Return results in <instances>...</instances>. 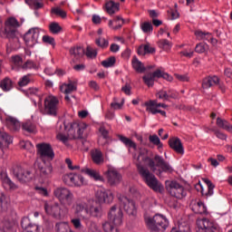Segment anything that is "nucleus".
<instances>
[{"mask_svg": "<svg viewBox=\"0 0 232 232\" xmlns=\"http://www.w3.org/2000/svg\"><path fill=\"white\" fill-rule=\"evenodd\" d=\"M99 131L102 136V140H104V142L102 143V146L108 144V137L110 135V132L108 131V130H106V128H104V126H102V127H100Z\"/></svg>", "mask_w": 232, "mask_h": 232, "instance_id": "5fc2aeb1", "label": "nucleus"}, {"mask_svg": "<svg viewBox=\"0 0 232 232\" xmlns=\"http://www.w3.org/2000/svg\"><path fill=\"white\" fill-rule=\"evenodd\" d=\"M12 63L14 64V68H23V57L19 55L12 56Z\"/></svg>", "mask_w": 232, "mask_h": 232, "instance_id": "603ef678", "label": "nucleus"}, {"mask_svg": "<svg viewBox=\"0 0 232 232\" xmlns=\"http://www.w3.org/2000/svg\"><path fill=\"white\" fill-rule=\"evenodd\" d=\"M13 139L6 132L0 131V146L3 144H12Z\"/></svg>", "mask_w": 232, "mask_h": 232, "instance_id": "37998d69", "label": "nucleus"}, {"mask_svg": "<svg viewBox=\"0 0 232 232\" xmlns=\"http://www.w3.org/2000/svg\"><path fill=\"white\" fill-rule=\"evenodd\" d=\"M24 41L27 46H34V44H37V41H39V29L32 28L30 29L24 36Z\"/></svg>", "mask_w": 232, "mask_h": 232, "instance_id": "a211bd4d", "label": "nucleus"}, {"mask_svg": "<svg viewBox=\"0 0 232 232\" xmlns=\"http://www.w3.org/2000/svg\"><path fill=\"white\" fill-rule=\"evenodd\" d=\"M0 88L3 92H10L14 88V82L9 77H5L0 82Z\"/></svg>", "mask_w": 232, "mask_h": 232, "instance_id": "72a5a7b5", "label": "nucleus"}, {"mask_svg": "<svg viewBox=\"0 0 232 232\" xmlns=\"http://www.w3.org/2000/svg\"><path fill=\"white\" fill-rule=\"evenodd\" d=\"M220 82V79L218 76H208L203 79L202 88L204 90H209L213 86H217Z\"/></svg>", "mask_w": 232, "mask_h": 232, "instance_id": "b1692460", "label": "nucleus"}, {"mask_svg": "<svg viewBox=\"0 0 232 232\" xmlns=\"http://www.w3.org/2000/svg\"><path fill=\"white\" fill-rule=\"evenodd\" d=\"M176 232H191V230L189 229L188 223H180V221H178V230Z\"/></svg>", "mask_w": 232, "mask_h": 232, "instance_id": "680f3d73", "label": "nucleus"}, {"mask_svg": "<svg viewBox=\"0 0 232 232\" xmlns=\"http://www.w3.org/2000/svg\"><path fill=\"white\" fill-rule=\"evenodd\" d=\"M142 162H147V166H149L152 173L143 166ZM135 164L138 173L141 179H143L147 186H149L150 189H153V191H160V183L153 173L160 176L162 175V171L168 173L173 171V169H171L169 164H168L161 156L156 155L154 160L148 157V150L146 149L140 150V154L136 157Z\"/></svg>", "mask_w": 232, "mask_h": 232, "instance_id": "f257e3e1", "label": "nucleus"}, {"mask_svg": "<svg viewBox=\"0 0 232 232\" xmlns=\"http://www.w3.org/2000/svg\"><path fill=\"white\" fill-rule=\"evenodd\" d=\"M146 53H155V47H151L150 44H147L138 48V55H146Z\"/></svg>", "mask_w": 232, "mask_h": 232, "instance_id": "c9c22d12", "label": "nucleus"}, {"mask_svg": "<svg viewBox=\"0 0 232 232\" xmlns=\"http://www.w3.org/2000/svg\"><path fill=\"white\" fill-rule=\"evenodd\" d=\"M36 150L41 159H49V160H53L55 157V153L53 152V149L50 143L43 142L36 144Z\"/></svg>", "mask_w": 232, "mask_h": 232, "instance_id": "9b49d317", "label": "nucleus"}, {"mask_svg": "<svg viewBox=\"0 0 232 232\" xmlns=\"http://www.w3.org/2000/svg\"><path fill=\"white\" fill-rule=\"evenodd\" d=\"M44 208L47 215L53 217V218H56L57 220H61L63 217L68 213V208L63 209L61 205L57 202L53 203L45 201Z\"/></svg>", "mask_w": 232, "mask_h": 232, "instance_id": "423d86ee", "label": "nucleus"}, {"mask_svg": "<svg viewBox=\"0 0 232 232\" xmlns=\"http://www.w3.org/2000/svg\"><path fill=\"white\" fill-rule=\"evenodd\" d=\"M110 222L114 226H121L122 224V209L116 206L111 207L108 214Z\"/></svg>", "mask_w": 232, "mask_h": 232, "instance_id": "2eb2a0df", "label": "nucleus"}, {"mask_svg": "<svg viewBox=\"0 0 232 232\" xmlns=\"http://www.w3.org/2000/svg\"><path fill=\"white\" fill-rule=\"evenodd\" d=\"M60 92H62V93H65V95H68L72 92H77V82L69 81L68 83H63L60 86Z\"/></svg>", "mask_w": 232, "mask_h": 232, "instance_id": "cd10ccee", "label": "nucleus"}, {"mask_svg": "<svg viewBox=\"0 0 232 232\" xmlns=\"http://www.w3.org/2000/svg\"><path fill=\"white\" fill-rule=\"evenodd\" d=\"M91 157L94 164H97L98 166L104 164V155H102V151H101V150L94 149L91 150Z\"/></svg>", "mask_w": 232, "mask_h": 232, "instance_id": "bb28decb", "label": "nucleus"}, {"mask_svg": "<svg viewBox=\"0 0 232 232\" xmlns=\"http://www.w3.org/2000/svg\"><path fill=\"white\" fill-rule=\"evenodd\" d=\"M96 197L100 204H110V202H113V193L110 190L99 191Z\"/></svg>", "mask_w": 232, "mask_h": 232, "instance_id": "5701e85b", "label": "nucleus"}, {"mask_svg": "<svg viewBox=\"0 0 232 232\" xmlns=\"http://www.w3.org/2000/svg\"><path fill=\"white\" fill-rule=\"evenodd\" d=\"M196 224V232H218V227H217L215 223L206 218H198Z\"/></svg>", "mask_w": 232, "mask_h": 232, "instance_id": "ddd939ff", "label": "nucleus"}, {"mask_svg": "<svg viewBox=\"0 0 232 232\" xmlns=\"http://www.w3.org/2000/svg\"><path fill=\"white\" fill-rule=\"evenodd\" d=\"M30 82H34V77L32 74L24 75L18 82L19 86H28Z\"/></svg>", "mask_w": 232, "mask_h": 232, "instance_id": "79ce46f5", "label": "nucleus"}, {"mask_svg": "<svg viewBox=\"0 0 232 232\" xmlns=\"http://www.w3.org/2000/svg\"><path fill=\"white\" fill-rule=\"evenodd\" d=\"M86 129V123H70V127L67 130L69 139H82V134Z\"/></svg>", "mask_w": 232, "mask_h": 232, "instance_id": "f8f14e48", "label": "nucleus"}, {"mask_svg": "<svg viewBox=\"0 0 232 232\" xmlns=\"http://www.w3.org/2000/svg\"><path fill=\"white\" fill-rule=\"evenodd\" d=\"M19 26H21V24H19V21H17L15 17L6 19L5 22V32L7 39H16V41H19V38H17V35H19L17 28H19Z\"/></svg>", "mask_w": 232, "mask_h": 232, "instance_id": "0eeeda50", "label": "nucleus"}, {"mask_svg": "<svg viewBox=\"0 0 232 232\" xmlns=\"http://www.w3.org/2000/svg\"><path fill=\"white\" fill-rule=\"evenodd\" d=\"M11 171L19 182H30L32 179V171L30 169H24L19 165L13 166Z\"/></svg>", "mask_w": 232, "mask_h": 232, "instance_id": "9d476101", "label": "nucleus"}, {"mask_svg": "<svg viewBox=\"0 0 232 232\" xmlns=\"http://www.w3.org/2000/svg\"><path fill=\"white\" fill-rule=\"evenodd\" d=\"M5 124L11 131H19L21 130V122L14 117H7L5 119Z\"/></svg>", "mask_w": 232, "mask_h": 232, "instance_id": "a878e982", "label": "nucleus"}, {"mask_svg": "<svg viewBox=\"0 0 232 232\" xmlns=\"http://www.w3.org/2000/svg\"><path fill=\"white\" fill-rule=\"evenodd\" d=\"M38 170L41 179L44 180L52 179V177H53V167L51 163L44 162L43 164H38Z\"/></svg>", "mask_w": 232, "mask_h": 232, "instance_id": "f3484780", "label": "nucleus"}, {"mask_svg": "<svg viewBox=\"0 0 232 232\" xmlns=\"http://www.w3.org/2000/svg\"><path fill=\"white\" fill-rule=\"evenodd\" d=\"M22 129L27 131V133H34V131H35V125H34L32 121H26L23 124Z\"/></svg>", "mask_w": 232, "mask_h": 232, "instance_id": "6e6d98bb", "label": "nucleus"}, {"mask_svg": "<svg viewBox=\"0 0 232 232\" xmlns=\"http://www.w3.org/2000/svg\"><path fill=\"white\" fill-rule=\"evenodd\" d=\"M21 227L23 228V232H41V227H39V225L32 224L30 218H23Z\"/></svg>", "mask_w": 232, "mask_h": 232, "instance_id": "aec40b11", "label": "nucleus"}, {"mask_svg": "<svg viewBox=\"0 0 232 232\" xmlns=\"http://www.w3.org/2000/svg\"><path fill=\"white\" fill-rule=\"evenodd\" d=\"M85 55L89 59H95L97 57V50L92 48L91 46H87Z\"/></svg>", "mask_w": 232, "mask_h": 232, "instance_id": "052dcab7", "label": "nucleus"}, {"mask_svg": "<svg viewBox=\"0 0 232 232\" xmlns=\"http://www.w3.org/2000/svg\"><path fill=\"white\" fill-rule=\"evenodd\" d=\"M188 195V190L179 183H175V198L182 200Z\"/></svg>", "mask_w": 232, "mask_h": 232, "instance_id": "7c9ffc66", "label": "nucleus"}, {"mask_svg": "<svg viewBox=\"0 0 232 232\" xmlns=\"http://www.w3.org/2000/svg\"><path fill=\"white\" fill-rule=\"evenodd\" d=\"M140 29L143 34H151L153 32V25L150 22H144L140 24Z\"/></svg>", "mask_w": 232, "mask_h": 232, "instance_id": "8fccbe9b", "label": "nucleus"}, {"mask_svg": "<svg viewBox=\"0 0 232 232\" xmlns=\"http://www.w3.org/2000/svg\"><path fill=\"white\" fill-rule=\"evenodd\" d=\"M203 181L208 186V191L204 190V187H202V184L198 182L196 185V189H198V188L201 189V195L204 197H211L213 195V190L215 189L214 184L211 182V180L208 179H203Z\"/></svg>", "mask_w": 232, "mask_h": 232, "instance_id": "412c9836", "label": "nucleus"}, {"mask_svg": "<svg viewBox=\"0 0 232 232\" xmlns=\"http://www.w3.org/2000/svg\"><path fill=\"white\" fill-rule=\"evenodd\" d=\"M119 226L121 225H114L110 220L102 224L103 231L105 232H119Z\"/></svg>", "mask_w": 232, "mask_h": 232, "instance_id": "e433bc0d", "label": "nucleus"}, {"mask_svg": "<svg viewBox=\"0 0 232 232\" xmlns=\"http://www.w3.org/2000/svg\"><path fill=\"white\" fill-rule=\"evenodd\" d=\"M149 140L151 142V144H154V146H158L159 150H160V148L163 146L162 142H160V138H159L157 134L150 135L149 137Z\"/></svg>", "mask_w": 232, "mask_h": 232, "instance_id": "3c124183", "label": "nucleus"}, {"mask_svg": "<svg viewBox=\"0 0 232 232\" xmlns=\"http://www.w3.org/2000/svg\"><path fill=\"white\" fill-rule=\"evenodd\" d=\"M131 64L133 70H135V72H137L138 73H144V72H146V67L144 66V63L139 61L137 57H133Z\"/></svg>", "mask_w": 232, "mask_h": 232, "instance_id": "2f4dec72", "label": "nucleus"}, {"mask_svg": "<svg viewBox=\"0 0 232 232\" xmlns=\"http://www.w3.org/2000/svg\"><path fill=\"white\" fill-rule=\"evenodd\" d=\"M70 55L73 57V62L79 61L84 55V48L81 46H74L70 49Z\"/></svg>", "mask_w": 232, "mask_h": 232, "instance_id": "c85d7f7f", "label": "nucleus"}, {"mask_svg": "<svg viewBox=\"0 0 232 232\" xmlns=\"http://www.w3.org/2000/svg\"><path fill=\"white\" fill-rule=\"evenodd\" d=\"M31 95H36L37 100H33L34 106H38V110L42 115H49L50 117H57L59 115V110L61 108V102L55 95L49 94L44 97L43 103V94L39 92V89H29Z\"/></svg>", "mask_w": 232, "mask_h": 232, "instance_id": "f03ea898", "label": "nucleus"}, {"mask_svg": "<svg viewBox=\"0 0 232 232\" xmlns=\"http://www.w3.org/2000/svg\"><path fill=\"white\" fill-rule=\"evenodd\" d=\"M146 111L150 113H152V115H157V113H160L163 117H166V111H160V108H166V104L164 103H159L157 100L150 101L145 102Z\"/></svg>", "mask_w": 232, "mask_h": 232, "instance_id": "4468645a", "label": "nucleus"}, {"mask_svg": "<svg viewBox=\"0 0 232 232\" xmlns=\"http://www.w3.org/2000/svg\"><path fill=\"white\" fill-rule=\"evenodd\" d=\"M39 67L37 63L32 60H27L23 65L22 70H37Z\"/></svg>", "mask_w": 232, "mask_h": 232, "instance_id": "09e8293b", "label": "nucleus"}, {"mask_svg": "<svg viewBox=\"0 0 232 232\" xmlns=\"http://www.w3.org/2000/svg\"><path fill=\"white\" fill-rule=\"evenodd\" d=\"M21 148H23V150H26L27 151H34V145L32 144L31 141H22L21 142Z\"/></svg>", "mask_w": 232, "mask_h": 232, "instance_id": "69168bd1", "label": "nucleus"}, {"mask_svg": "<svg viewBox=\"0 0 232 232\" xmlns=\"http://www.w3.org/2000/svg\"><path fill=\"white\" fill-rule=\"evenodd\" d=\"M63 181L64 182V184H66V186H74L75 188H81L82 186H84L86 184L84 177L73 173L63 175Z\"/></svg>", "mask_w": 232, "mask_h": 232, "instance_id": "1a4fd4ad", "label": "nucleus"}, {"mask_svg": "<svg viewBox=\"0 0 232 232\" xmlns=\"http://www.w3.org/2000/svg\"><path fill=\"white\" fill-rule=\"evenodd\" d=\"M119 3L109 1L105 4V10L110 14V15H113V14L119 12Z\"/></svg>", "mask_w": 232, "mask_h": 232, "instance_id": "473e14b6", "label": "nucleus"}, {"mask_svg": "<svg viewBox=\"0 0 232 232\" xmlns=\"http://www.w3.org/2000/svg\"><path fill=\"white\" fill-rule=\"evenodd\" d=\"M25 3L34 10H39V8H43V0H25Z\"/></svg>", "mask_w": 232, "mask_h": 232, "instance_id": "de8ad7c7", "label": "nucleus"}, {"mask_svg": "<svg viewBox=\"0 0 232 232\" xmlns=\"http://www.w3.org/2000/svg\"><path fill=\"white\" fill-rule=\"evenodd\" d=\"M143 82L149 86V88H151L155 82V77L152 76L151 73H149L145 76H143Z\"/></svg>", "mask_w": 232, "mask_h": 232, "instance_id": "13d9d810", "label": "nucleus"}, {"mask_svg": "<svg viewBox=\"0 0 232 232\" xmlns=\"http://www.w3.org/2000/svg\"><path fill=\"white\" fill-rule=\"evenodd\" d=\"M82 173H85L93 180H99L100 182H104V178L101 175V172L95 169H82Z\"/></svg>", "mask_w": 232, "mask_h": 232, "instance_id": "393cba45", "label": "nucleus"}, {"mask_svg": "<svg viewBox=\"0 0 232 232\" xmlns=\"http://www.w3.org/2000/svg\"><path fill=\"white\" fill-rule=\"evenodd\" d=\"M121 206L128 215L131 217H135V215H137V206L135 205V201L126 197H122L121 198Z\"/></svg>", "mask_w": 232, "mask_h": 232, "instance_id": "dca6fc26", "label": "nucleus"}, {"mask_svg": "<svg viewBox=\"0 0 232 232\" xmlns=\"http://www.w3.org/2000/svg\"><path fill=\"white\" fill-rule=\"evenodd\" d=\"M166 189L171 195V197H175V181L167 180L165 182Z\"/></svg>", "mask_w": 232, "mask_h": 232, "instance_id": "864d4df0", "label": "nucleus"}, {"mask_svg": "<svg viewBox=\"0 0 232 232\" xmlns=\"http://www.w3.org/2000/svg\"><path fill=\"white\" fill-rule=\"evenodd\" d=\"M52 14H54L55 15L62 17V19H66V11H64L59 7L53 8Z\"/></svg>", "mask_w": 232, "mask_h": 232, "instance_id": "e2e57ef3", "label": "nucleus"}, {"mask_svg": "<svg viewBox=\"0 0 232 232\" xmlns=\"http://www.w3.org/2000/svg\"><path fill=\"white\" fill-rule=\"evenodd\" d=\"M116 59L114 56L109 57L107 60L102 62V66L104 68H111L115 64Z\"/></svg>", "mask_w": 232, "mask_h": 232, "instance_id": "4d7b16f0", "label": "nucleus"}, {"mask_svg": "<svg viewBox=\"0 0 232 232\" xmlns=\"http://www.w3.org/2000/svg\"><path fill=\"white\" fill-rule=\"evenodd\" d=\"M212 131L214 132V134L216 135V137L218 139H220L221 140H227V135L218 130H212Z\"/></svg>", "mask_w": 232, "mask_h": 232, "instance_id": "338daca9", "label": "nucleus"}, {"mask_svg": "<svg viewBox=\"0 0 232 232\" xmlns=\"http://www.w3.org/2000/svg\"><path fill=\"white\" fill-rule=\"evenodd\" d=\"M145 222L150 232L166 231L169 222L166 217L156 214L153 218H146Z\"/></svg>", "mask_w": 232, "mask_h": 232, "instance_id": "20e7f679", "label": "nucleus"}, {"mask_svg": "<svg viewBox=\"0 0 232 232\" xmlns=\"http://www.w3.org/2000/svg\"><path fill=\"white\" fill-rule=\"evenodd\" d=\"M157 97L162 101H169V99H173V93H171V91L161 90L157 93Z\"/></svg>", "mask_w": 232, "mask_h": 232, "instance_id": "58836bf2", "label": "nucleus"}, {"mask_svg": "<svg viewBox=\"0 0 232 232\" xmlns=\"http://www.w3.org/2000/svg\"><path fill=\"white\" fill-rule=\"evenodd\" d=\"M0 179L5 189H8L9 191H15V189L19 188V186L14 183V181H12V179L8 177L6 171H2L0 173Z\"/></svg>", "mask_w": 232, "mask_h": 232, "instance_id": "6ab92c4d", "label": "nucleus"}, {"mask_svg": "<svg viewBox=\"0 0 232 232\" xmlns=\"http://www.w3.org/2000/svg\"><path fill=\"white\" fill-rule=\"evenodd\" d=\"M104 175L107 179L109 186L116 187L122 182V175L117 169L113 167H109L108 169L104 172Z\"/></svg>", "mask_w": 232, "mask_h": 232, "instance_id": "6e6552de", "label": "nucleus"}, {"mask_svg": "<svg viewBox=\"0 0 232 232\" xmlns=\"http://www.w3.org/2000/svg\"><path fill=\"white\" fill-rule=\"evenodd\" d=\"M45 44H51L53 48H55V39L50 35H44L42 38Z\"/></svg>", "mask_w": 232, "mask_h": 232, "instance_id": "0e129e2a", "label": "nucleus"}, {"mask_svg": "<svg viewBox=\"0 0 232 232\" xmlns=\"http://www.w3.org/2000/svg\"><path fill=\"white\" fill-rule=\"evenodd\" d=\"M53 196L63 206H72V204H73V193L65 187H58L54 188Z\"/></svg>", "mask_w": 232, "mask_h": 232, "instance_id": "39448f33", "label": "nucleus"}, {"mask_svg": "<svg viewBox=\"0 0 232 232\" xmlns=\"http://www.w3.org/2000/svg\"><path fill=\"white\" fill-rule=\"evenodd\" d=\"M95 43L97 44V46H99L100 48H108L110 43L108 42V40H106L105 38L102 37H99L95 40Z\"/></svg>", "mask_w": 232, "mask_h": 232, "instance_id": "bf43d9fd", "label": "nucleus"}, {"mask_svg": "<svg viewBox=\"0 0 232 232\" xmlns=\"http://www.w3.org/2000/svg\"><path fill=\"white\" fill-rule=\"evenodd\" d=\"M217 126L221 128L222 130H226L227 131H230L232 133V125L229 124L228 121L223 120L221 118H218L216 121Z\"/></svg>", "mask_w": 232, "mask_h": 232, "instance_id": "f704fd0d", "label": "nucleus"}, {"mask_svg": "<svg viewBox=\"0 0 232 232\" xmlns=\"http://www.w3.org/2000/svg\"><path fill=\"white\" fill-rule=\"evenodd\" d=\"M71 224L73 226L76 231H82V229H84V226L82 225V222H81V218H72Z\"/></svg>", "mask_w": 232, "mask_h": 232, "instance_id": "49530a36", "label": "nucleus"}, {"mask_svg": "<svg viewBox=\"0 0 232 232\" xmlns=\"http://www.w3.org/2000/svg\"><path fill=\"white\" fill-rule=\"evenodd\" d=\"M195 35L200 41L206 39V36H209V33L202 32V31H196Z\"/></svg>", "mask_w": 232, "mask_h": 232, "instance_id": "774afa93", "label": "nucleus"}, {"mask_svg": "<svg viewBox=\"0 0 232 232\" xmlns=\"http://www.w3.org/2000/svg\"><path fill=\"white\" fill-rule=\"evenodd\" d=\"M158 46L159 48H161V50H165L166 52H168L171 50L173 44L168 41L167 39H161L158 41Z\"/></svg>", "mask_w": 232, "mask_h": 232, "instance_id": "a19ab883", "label": "nucleus"}, {"mask_svg": "<svg viewBox=\"0 0 232 232\" xmlns=\"http://www.w3.org/2000/svg\"><path fill=\"white\" fill-rule=\"evenodd\" d=\"M8 200L6 199V196L3 193H0V212L3 213L4 211L8 210Z\"/></svg>", "mask_w": 232, "mask_h": 232, "instance_id": "c03bdc74", "label": "nucleus"}, {"mask_svg": "<svg viewBox=\"0 0 232 232\" xmlns=\"http://www.w3.org/2000/svg\"><path fill=\"white\" fill-rule=\"evenodd\" d=\"M118 139L121 140V142H122V144H124V146H126V148H132V150L137 151V143L131 140V139L121 134L118 135Z\"/></svg>", "mask_w": 232, "mask_h": 232, "instance_id": "c756f323", "label": "nucleus"}, {"mask_svg": "<svg viewBox=\"0 0 232 232\" xmlns=\"http://www.w3.org/2000/svg\"><path fill=\"white\" fill-rule=\"evenodd\" d=\"M49 30H50L51 34L57 35V34H61V32H63V27H61L59 23L53 22L49 25Z\"/></svg>", "mask_w": 232, "mask_h": 232, "instance_id": "a18cd8bd", "label": "nucleus"}, {"mask_svg": "<svg viewBox=\"0 0 232 232\" xmlns=\"http://www.w3.org/2000/svg\"><path fill=\"white\" fill-rule=\"evenodd\" d=\"M190 209L197 215H204L208 213V208L202 201L192 200L190 202Z\"/></svg>", "mask_w": 232, "mask_h": 232, "instance_id": "4be33fe9", "label": "nucleus"}, {"mask_svg": "<svg viewBox=\"0 0 232 232\" xmlns=\"http://www.w3.org/2000/svg\"><path fill=\"white\" fill-rule=\"evenodd\" d=\"M74 214L78 215L91 232H101V228L97 223L90 220L92 217L97 218L101 217V208L100 207H88V204L84 202L76 203L74 207Z\"/></svg>", "mask_w": 232, "mask_h": 232, "instance_id": "7ed1b4c3", "label": "nucleus"}, {"mask_svg": "<svg viewBox=\"0 0 232 232\" xmlns=\"http://www.w3.org/2000/svg\"><path fill=\"white\" fill-rule=\"evenodd\" d=\"M175 153L178 155H184L185 150H184V144L182 143V140L179 139V137L175 138Z\"/></svg>", "mask_w": 232, "mask_h": 232, "instance_id": "4c0bfd02", "label": "nucleus"}, {"mask_svg": "<svg viewBox=\"0 0 232 232\" xmlns=\"http://www.w3.org/2000/svg\"><path fill=\"white\" fill-rule=\"evenodd\" d=\"M56 231L57 232H75L67 222L57 223L56 224Z\"/></svg>", "mask_w": 232, "mask_h": 232, "instance_id": "ea45409f", "label": "nucleus"}]
</instances>
